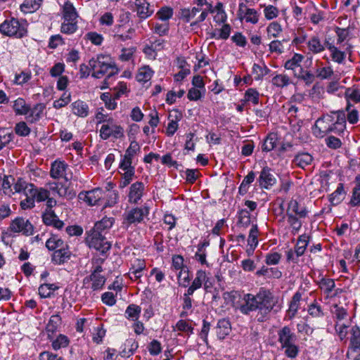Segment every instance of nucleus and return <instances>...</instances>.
<instances>
[{"label":"nucleus","mask_w":360,"mask_h":360,"mask_svg":"<svg viewBox=\"0 0 360 360\" xmlns=\"http://www.w3.org/2000/svg\"><path fill=\"white\" fill-rule=\"evenodd\" d=\"M243 301V303L239 307L240 311L248 315L251 311L258 310L255 319L260 323L269 319V314L276 304L273 294L264 288H260L256 295L245 294Z\"/></svg>","instance_id":"obj_1"},{"label":"nucleus","mask_w":360,"mask_h":360,"mask_svg":"<svg viewBox=\"0 0 360 360\" xmlns=\"http://www.w3.org/2000/svg\"><path fill=\"white\" fill-rule=\"evenodd\" d=\"M89 65L92 71L91 76L93 77L101 79L105 75L103 84L100 87L101 89L108 88L111 79L119 72V69L108 56L98 55L96 58H92L89 60Z\"/></svg>","instance_id":"obj_2"},{"label":"nucleus","mask_w":360,"mask_h":360,"mask_svg":"<svg viewBox=\"0 0 360 360\" xmlns=\"http://www.w3.org/2000/svg\"><path fill=\"white\" fill-rule=\"evenodd\" d=\"M278 342L281 348L284 349L285 354L290 359L295 358L299 353L296 345L297 335L288 326H285L277 331Z\"/></svg>","instance_id":"obj_3"},{"label":"nucleus","mask_w":360,"mask_h":360,"mask_svg":"<svg viewBox=\"0 0 360 360\" xmlns=\"http://www.w3.org/2000/svg\"><path fill=\"white\" fill-rule=\"evenodd\" d=\"M0 32L9 37L21 39L27 35V22L15 18L6 19L0 25Z\"/></svg>","instance_id":"obj_4"},{"label":"nucleus","mask_w":360,"mask_h":360,"mask_svg":"<svg viewBox=\"0 0 360 360\" xmlns=\"http://www.w3.org/2000/svg\"><path fill=\"white\" fill-rule=\"evenodd\" d=\"M86 242L90 248H94L97 251L103 254L108 251L110 248V244L102 233L96 230L91 231L86 238Z\"/></svg>","instance_id":"obj_5"},{"label":"nucleus","mask_w":360,"mask_h":360,"mask_svg":"<svg viewBox=\"0 0 360 360\" xmlns=\"http://www.w3.org/2000/svg\"><path fill=\"white\" fill-rule=\"evenodd\" d=\"M100 136L103 140H107L111 136L115 139H120L124 136V129L110 118L106 121V123L101 126Z\"/></svg>","instance_id":"obj_6"},{"label":"nucleus","mask_w":360,"mask_h":360,"mask_svg":"<svg viewBox=\"0 0 360 360\" xmlns=\"http://www.w3.org/2000/svg\"><path fill=\"white\" fill-rule=\"evenodd\" d=\"M105 192L100 188H96L89 191H82L78 195L79 200L86 202L89 206H94L104 198Z\"/></svg>","instance_id":"obj_7"},{"label":"nucleus","mask_w":360,"mask_h":360,"mask_svg":"<svg viewBox=\"0 0 360 360\" xmlns=\"http://www.w3.org/2000/svg\"><path fill=\"white\" fill-rule=\"evenodd\" d=\"M237 17L240 22L245 20L248 23L255 25L259 21V14L255 9L249 8L244 3H240L238 5Z\"/></svg>","instance_id":"obj_8"},{"label":"nucleus","mask_w":360,"mask_h":360,"mask_svg":"<svg viewBox=\"0 0 360 360\" xmlns=\"http://www.w3.org/2000/svg\"><path fill=\"white\" fill-rule=\"evenodd\" d=\"M149 210L147 207H136L127 211L123 215L124 221L128 224L141 222L147 217Z\"/></svg>","instance_id":"obj_9"},{"label":"nucleus","mask_w":360,"mask_h":360,"mask_svg":"<svg viewBox=\"0 0 360 360\" xmlns=\"http://www.w3.org/2000/svg\"><path fill=\"white\" fill-rule=\"evenodd\" d=\"M10 230L14 233L22 232L26 236H30L33 233V226L22 217H17L12 221L10 225Z\"/></svg>","instance_id":"obj_10"},{"label":"nucleus","mask_w":360,"mask_h":360,"mask_svg":"<svg viewBox=\"0 0 360 360\" xmlns=\"http://www.w3.org/2000/svg\"><path fill=\"white\" fill-rule=\"evenodd\" d=\"M331 124V115H323L315 122L313 132L316 136H323L330 133L331 128L330 127Z\"/></svg>","instance_id":"obj_11"},{"label":"nucleus","mask_w":360,"mask_h":360,"mask_svg":"<svg viewBox=\"0 0 360 360\" xmlns=\"http://www.w3.org/2000/svg\"><path fill=\"white\" fill-rule=\"evenodd\" d=\"M350 343L346 354V357L349 359L354 352L360 349V328L354 326L350 331Z\"/></svg>","instance_id":"obj_12"},{"label":"nucleus","mask_w":360,"mask_h":360,"mask_svg":"<svg viewBox=\"0 0 360 360\" xmlns=\"http://www.w3.org/2000/svg\"><path fill=\"white\" fill-rule=\"evenodd\" d=\"M257 182L262 188L269 189L276 184V179L271 173V169L265 167L260 172Z\"/></svg>","instance_id":"obj_13"},{"label":"nucleus","mask_w":360,"mask_h":360,"mask_svg":"<svg viewBox=\"0 0 360 360\" xmlns=\"http://www.w3.org/2000/svg\"><path fill=\"white\" fill-rule=\"evenodd\" d=\"M145 190V186L141 181H136L129 187L128 201L130 203L137 204L141 199Z\"/></svg>","instance_id":"obj_14"},{"label":"nucleus","mask_w":360,"mask_h":360,"mask_svg":"<svg viewBox=\"0 0 360 360\" xmlns=\"http://www.w3.org/2000/svg\"><path fill=\"white\" fill-rule=\"evenodd\" d=\"M42 221L46 226H51L57 229H60L64 226V222L60 220L55 212L50 209H46L43 213Z\"/></svg>","instance_id":"obj_15"},{"label":"nucleus","mask_w":360,"mask_h":360,"mask_svg":"<svg viewBox=\"0 0 360 360\" xmlns=\"http://www.w3.org/2000/svg\"><path fill=\"white\" fill-rule=\"evenodd\" d=\"M292 214L300 217H307L308 211L304 206H301L297 200L292 199L288 205L286 214Z\"/></svg>","instance_id":"obj_16"},{"label":"nucleus","mask_w":360,"mask_h":360,"mask_svg":"<svg viewBox=\"0 0 360 360\" xmlns=\"http://www.w3.org/2000/svg\"><path fill=\"white\" fill-rule=\"evenodd\" d=\"M231 331V322L229 319L219 320L215 328L216 334L219 340H224Z\"/></svg>","instance_id":"obj_17"},{"label":"nucleus","mask_w":360,"mask_h":360,"mask_svg":"<svg viewBox=\"0 0 360 360\" xmlns=\"http://www.w3.org/2000/svg\"><path fill=\"white\" fill-rule=\"evenodd\" d=\"M68 165L63 161H54L51 164L50 176L55 179L65 177Z\"/></svg>","instance_id":"obj_18"},{"label":"nucleus","mask_w":360,"mask_h":360,"mask_svg":"<svg viewBox=\"0 0 360 360\" xmlns=\"http://www.w3.org/2000/svg\"><path fill=\"white\" fill-rule=\"evenodd\" d=\"M70 107L72 113L78 117H86L89 115V105L83 101L77 100L73 102Z\"/></svg>","instance_id":"obj_19"},{"label":"nucleus","mask_w":360,"mask_h":360,"mask_svg":"<svg viewBox=\"0 0 360 360\" xmlns=\"http://www.w3.org/2000/svg\"><path fill=\"white\" fill-rule=\"evenodd\" d=\"M71 252L68 247L55 250L52 256V261L56 264H62L70 259Z\"/></svg>","instance_id":"obj_20"},{"label":"nucleus","mask_w":360,"mask_h":360,"mask_svg":"<svg viewBox=\"0 0 360 360\" xmlns=\"http://www.w3.org/2000/svg\"><path fill=\"white\" fill-rule=\"evenodd\" d=\"M63 17L65 21H77L79 15L72 3L67 1L63 6Z\"/></svg>","instance_id":"obj_21"},{"label":"nucleus","mask_w":360,"mask_h":360,"mask_svg":"<svg viewBox=\"0 0 360 360\" xmlns=\"http://www.w3.org/2000/svg\"><path fill=\"white\" fill-rule=\"evenodd\" d=\"M301 299L302 293L299 291L296 292L292 296V300L289 304L288 310L287 311V315L289 319H292L295 316L300 306Z\"/></svg>","instance_id":"obj_22"},{"label":"nucleus","mask_w":360,"mask_h":360,"mask_svg":"<svg viewBox=\"0 0 360 360\" xmlns=\"http://www.w3.org/2000/svg\"><path fill=\"white\" fill-rule=\"evenodd\" d=\"M105 281L106 279L103 276L91 274L90 276L84 278V284L91 281L92 283L91 288L93 290L95 291L102 289L105 283Z\"/></svg>","instance_id":"obj_23"},{"label":"nucleus","mask_w":360,"mask_h":360,"mask_svg":"<svg viewBox=\"0 0 360 360\" xmlns=\"http://www.w3.org/2000/svg\"><path fill=\"white\" fill-rule=\"evenodd\" d=\"M309 236L303 234L298 237L296 245L295 246V253L296 257H300L302 256L307 249V247L309 244Z\"/></svg>","instance_id":"obj_24"},{"label":"nucleus","mask_w":360,"mask_h":360,"mask_svg":"<svg viewBox=\"0 0 360 360\" xmlns=\"http://www.w3.org/2000/svg\"><path fill=\"white\" fill-rule=\"evenodd\" d=\"M206 280H207V277L205 271L202 270L198 271L191 285L187 290L188 294L193 293L196 290L200 288Z\"/></svg>","instance_id":"obj_25"},{"label":"nucleus","mask_w":360,"mask_h":360,"mask_svg":"<svg viewBox=\"0 0 360 360\" xmlns=\"http://www.w3.org/2000/svg\"><path fill=\"white\" fill-rule=\"evenodd\" d=\"M136 3V11L137 15L140 18L146 19L148 17L150 16L153 13V9H152L150 6L148 2L145 0L141 1H138Z\"/></svg>","instance_id":"obj_26"},{"label":"nucleus","mask_w":360,"mask_h":360,"mask_svg":"<svg viewBox=\"0 0 360 360\" xmlns=\"http://www.w3.org/2000/svg\"><path fill=\"white\" fill-rule=\"evenodd\" d=\"M326 47L330 52V56L333 61L341 64L344 62L346 58V53L345 51H340L334 45L326 42Z\"/></svg>","instance_id":"obj_27"},{"label":"nucleus","mask_w":360,"mask_h":360,"mask_svg":"<svg viewBox=\"0 0 360 360\" xmlns=\"http://www.w3.org/2000/svg\"><path fill=\"white\" fill-rule=\"evenodd\" d=\"M313 161V157L308 153H300L296 155L293 159V163L304 169Z\"/></svg>","instance_id":"obj_28"},{"label":"nucleus","mask_w":360,"mask_h":360,"mask_svg":"<svg viewBox=\"0 0 360 360\" xmlns=\"http://www.w3.org/2000/svg\"><path fill=\"white\" fill-rule=\"evenodd\" d=\"M286 217L287 221L291 229L292 233L296 234L299 232L302 226L301 219H304V217H300L299 216H296L292 214H286Z\"/></svg>","instance_id":"obj_29"},{"label":"nucleus","mask_w":360,"mask_h":360,"mask_svg":"<svg viewBox=\"0 0 360 360\" xmlns=\"http://www.w3.org/2000/svg\"><path fill=\"white\" fill-rule=\"evenodd\" d=\"M42 0H25L20 6V10L25 13H31L39 8Z\"/></svg>","instance_id":"obj_30"},{"label":"nucleus","mask_w":360,"mask_h":360,"mask_svg":"<svg viewBox=\"0 0 360 360\" xmlns=\"http://www.w3.org/2000/svg\"><path fill=\"white\" fill-rule=\"evenodd\" d=\"M309 51L314 54L321 53L325 50V46L321 44L320 39L316 37H312L307 43Z\"/></svg>","instance_id":"obj_31"},{"label":"nucleus","mask_w":360,"mask_h":360,"mask_svg":"<svg viewBox=\"0 0 360 360\" xmlns=\"http://www.w3.org/2000/svg\"><path fill=\"white\" fill-rule=\"evenodd\" d=\"M200 11V9L198 7H193L191 9L181 8L179 12V18L184 22H188L195 18Z\"/></svg>","instance_id":"obj_32"},{"label":"nucleus","mask_w":360,"mask_h":360,"mask_svg":"<svg viewBox=\"0 0 360 360\" xmlns=\"http://www.w3.org/2000/svg\"><path fill=\"white\" fill-rule=\"evenodd\" d=\"M50 191L57 193L60 197H65L70 195L71 192L68 187L62 183L53 182L49 184Z\"/></svg>","instance_id":"obj_33"},{"label":"nucleus","mask_w":360,"mask_h":360,"mask_svg":"<svg viewBox=\"0 0 360 360\" xmlns=\"http://www.w3.org/2000/svg\"><path fill=\"white\" fill-rule=\"evenodd\" d=\"M304 59V56L300 53H295L293 56L285 61L284 64V68L286 70H293L295 72V68L301 67V63Z\"/></svg>","instance_id":"obj_34"},{"label":"nucleus","mask_w":360,"mask_h":360,"mask_svg":"<svg viewBox=\"0 0 360 360\" xmlns=\"http://www.w3.org/2000/svg\"><path fill=\"white\" fill-rule=\"evenodd\" d=\"M278 141V136L275 133L269 134L264 139L262 146V151L269 152L271 151L276 146Z\"/></svg>","instance_id":"obj_35"},{"label":"nucleus","mask_w":360,"mask_h":360,"mask_svg":"<svg viewBox=\"0 0 360 360\" xmlns=\"http://www.w3.org/2000/svg\"><path fill=\"white\" fill-rule=\"evenodd\" d=\"M271 83L274 86L282 89L288 86L291 83V79L287 75L277 74L272 78Z\"/></svg>","instance_id":"obj_36"},{"label":"nucleus","mask_w":360,"mask_h":360,"mask_svg":"<svg viewBox=\"0 0 360 360\" xmlns=\"http://www.w3.org/2000/svg\"><path fill=\"white\" fill-rule=\"evenodd\" d=\"M13 110L16 115H27L30 110V107L26 104L25 101L22 98H18L14 101Z\"/></svg>","instance_id":"obj_37"},{"label":"nucleus","mask_w":360,"mask_h":360,"mask_svg":"<svg viewBox=\"0 0 360 360\" xmlns=\"http://www.w3.org/2000/svg\"><path fill=\"white\" fill-rule=\"evenodd\" d=\"M68 245L67 243H65L63 240L56 236H53L46 243V246L49 250H56L63 248H68Z\"/></svg>","instance_id":"obj_38"},{"label":"nucleus","mask_w":360,"mask_h":360,"mask_svg":"<svg viewBox=\"0 0 360 360\" xmlns=\"http://www.w3.org/2000/svg\"><path fill=\"white\" fill-rule=\"evenodd\" d=\"M58 288L59 287L54 283H44L39 288V295L43 298L49 297L53 295V292Z\"/></svg>","instance_id":"obj_39"},{"label":"nucleus","mask_w":360,"mask_h":360,"mask_svg":"<svg viewBox=\"0 0 360 360\" xmlns=\"http://www.w3.org/2000/svg\"><path fill=\"white\" fill-rule=\"evenodd\" d=\"M294 77L304 82L305 84L309 86L311 84L315 79V76L310 71L304 70L303 68H300V72L297 73L294 72Z\"/></svg>","instance_id":"obj_40"},{"label":"nucleus","mask_w":360,"mask_h":360,"mask_svg":"<svg viewBox=\"0 0 360 360\" xmlns=\"http://www.w3.org/2000/svg\"><path fill=\"white\" fill-rule=\"evenodd\" d=\"M345 195L343 184H339L336 190L330 195V201L333 205L339 204Z\"/></svg>","instance_id":"obj_41"},{"label":"nucleus","mask_w":360,"mask_h":360,"mask_svg":"<svg viewBox=\"0 0 360 360\" xmlns=\"http://www.w3.org/2000/svg\"><path fill=\"white\" fill-rule=\"evenodd\" d=\"M153 74V71L149 66H143L139 70L136 79L139 82H146L149 81Z\"/></svg>","instance_id":"obj_42"},{"label":"nucleus","mask_w":360,"mask_h":360,"mask_svg":"<svg viewBox=\"0 0 360 360\" xmlns=\"http://www.w3.org/2000/svg\"><path fill=\"white\" fill-rule=\"evenodd\" d=\"M346 112H347V120L349 124H354L359 121V112L356 109L353 108V105L351 103H347L345 108Z\"/></svg>","instance_id":"obj_43"},{"label":"nucleus","mask_w":360,"mask_h":360,"mask_svg":"<svg viewBox=\"0 0 360 360\" xmlns=\"http://www.w3.org/2000/svg\"><path fill=\"white\" fill-rule=\"evenodd\" d=\"M335 281L332 278H323L319 282V287L324 291L327 296L331 295V292L335 288Z\"/></svg>","instance_id":"obj_44"},{"label":"nucleus","mask_w":360,"mask_h":360,"mask_svg":"<svg viewBox=\"0 0 360 360\" xmlns=\"http://www.w3.org/2000/svg\"><path fill=\"white\" fill-rule=\"evenodd\" d=\"M347 103L353 101L354 103H360V90L354 88H347L345 93Z\"/></svg>","instance_id":"obj_45"},{"label":"nucleus","mask_w":360,"mask_h":360,"mask_svg":"<svg viewBox=\"0 0 360 360\" xmlns=\"http://www.w3.org/2000/svg\"><path fill=\"white\" fill-rule=\"evenodd\" d=\"M146 268V264L143 262L139 261L137 267L134 266L130 269L128 273L129 277L132 281H137L142 276V271Z\"/></svg>","instance_id":"obj_46"},{"label":"nucleus","mask_w":360,"mask_h":360,"mask_svg":"<svg viewBox=\"0 0 360 360\" xmlns=\"http://www.w3.org/2000/svg\"><path fill=\"white\" fill-rule=\"evenodd\" d=\"M114 221V219L112 217H104L100 221L95 224L92 231L97 230L101 233L102 231L110 229L112 226Z\"/></svg>","instance_id":"obj_47"},{"label":"nucleus","mask_w":360,"mask_h":360,"mask_svg":"<svg viewBox=\"0 0 360 360\" xmlns=\"http://www.w3.org/2000/svg\"><path fill=\"white\" fill-rule=\"evenodd\" d=\"M61 323V318L58 315H53L51 316L49 323L46 326V331L48 333H51L52 334L54 333L59 326ZM49 336H50V334H49Z\"/></svg>","instance_id":"obj_48"},{"label":"nucleus","mask_w":360,"mask_h":360,"mask_svg":"<svg viewBox=\"0 0 360 360\" xmlns=\"http://www.w3.org/2000/svg\"><path fill=\"white\" fill-rule=\"evenodd\" d=\"M244 100L247 102H251L254 105H257L259 100V93L255 89L250 88L245 93Z\"/></svg>","instance_id":"obj_49"},{"label":"nucleus","mask_w":360,"mask_h":360,"mask_svg":"<svg viewBox=\"0 0 360 360\" xmlns=\"http://www.w3.org/2000/svg\"><path fill=\"white\" fill-rule=\"evenodd\" d=\"M259 230L257 224H253L250 230L248 245L257 247L258 245Z\"/></svg>","instance_id":"obj_50"},{"label":"nucleus","mask_w":360,"mask_h":360,"mask_svg":"<svg viewBox=\"0 0 360 360\" xmlns=\"http://www.w3.org/2000/svg\"><path fill=\"white\" fill-rule=\"evenodd\" d=\"M208 245L209 243L207 241L201 243L198 245V252L195 255V258L202 264H207L206 253L205 252L204 248Z\"/></svg>","instance_id":"obj_51"},{"label":"nucleus","mask_w":360,"mask_h":360,"mask_svg":"<svg viewBox=\"0 0 360 360\" xmlns=\"http://www.w3.org/2000/svg\"><path fill=\"white\" fill-rule=\"evenodd\" d=\"M282 30L283 29L281 24L276 21L271 22L266 28L268 36L274 38L278 37L281 33Z\"/></svg>","instance_id":"obj_52"},{"label":"nucleus","mask_w":360,"mask_h":360,"mask_svg":"<svg viewBox=\"0 0 360 360\" xmlns=\"http://www.w3.org/2000/svg\"><path fill=\"white\" fill-rule=\"evenodd\" d=\"M333 313L335 319H336V322L339 323H344L343 321H345L348 316L347 309L342 307L338 306V304L334 305V311Z\"/></svg>","instance_id":"obj_53"},{"label":"nucleus","mask_w":360,"mask_h":360,"mask_svg":"<svg viewBox=\"0 0 360 360\" xmlns=\"http://www.w3.org/2000/svg\"><path fill=\"white\" fill-rule=\"evenodd\" d=\"M14 131L20 136H27L31 132V129L25 122L21 121L15 124Z\"/></svg>","instance_id":"obj_54"},{"label":"nucleus","mask_w":360,"mask_h":360,"mask_svg":"<svg viewBox=\"0 0 360 360\" xmlns=\"http://www.w3.org/2000/svg\"><path fill=\"white\" fill-rule=\"evenodd\" d=\"M69 339L64 335H59L56 340L52 341V347L55 350L66 347L69 345Z\"/></svg>","instance_id":"obj_55"},{"label":"nucleus","mask_w":360,"mask_h":360,"mask_svg":"<svg viewBox=\"0 0 360 360\" xmlns=\"http://www.w3.org/2000/svg\"><path fill=\"white\" fill-rule=\"evenodd\" d=\"M77 30V21H65L62 23L60 31L62 33L70 34L76 32Z\"/></svg>","instance_id":"obj_56"},{"label":"nucleus","mask_w":360,"mask_h":360,"mask_svg":"<svg viewBox=\"0 0 360 360\" xmlns=\"http://www.w3.org/2000/svg\"><path fill=\"white\" fill-rule=\"evenodd\" d=\"M349 322L347 321L344 323L336 322L335 326V329L336 333L338 335L340 339L343 340L346 338L347 335V328L349 327Z\"/></svg>","instance_id":"obj_57"},{"label":"nucleus","mask_w":360,"mask_h":360,"mask_svg":"<svg viewBox=\"0 0 360 360\" xmlns=\"http://www.w3.org/2000/svg\"><path fill=\"white\" fill-rule=\"evenodd\" d=\"M250 224V212L245 210H242L238 213V225L243 227H248Z\"/></svg>","instance_id":"obj_58"},{"label":"nucleus","mask_w":360,"mask_h":360,"mask_svg":"<svg viewBox=\"0 0 360 360\" xmlns=\"http://www.w3.org/2000/svg\"><path fill=\"white\" fill-rule=\"evenodd\" d=\"M71 101V95L70 93L64 92L60 98L53 102V108L60 109L66 106Z\"/></svg>","instance_id":"obj_59"},{"label":"nucleus","mask_w":360,"mask_h":360,"mask_svg":"<svg viewBox=\"0 0 360 360\" xmlns=\"http://www.w3.org/2000/svg\"><path fill=\"white\" fill-rule=\"evenodd\" d=\"M333 71L330 67L319 68L316 70V76L320 79H327L331 77Z\"/></svg>","instance_id":"obj_60"},{"label":"nucleus","mask_w":360,"mask_h":360,"mask_svg":"<svg viewBox=\"0 0 360 360\" xmlns=\"http://www.w3.org/2000/svg\"><path fill=\"white\" fill-rule=\"evenodd\" d=\"M13 137L14 135L11 132H6L4 129H0V150L7 146Z\"/></svg>","instance_id":"obj_61"},{"label":"nucleus","mask_w":360,"mask_h":360,"mask_svg":"<svg viewBox=\"0 0 360 360\" xmlns=\"http://www.w3.org/2000/svg\"><path fill=\"white\" fill-rule=\"evenodd\" d=\"M333 115H335V122L339 128H341L344 131L346 129V115L343 110H338L335 112H332Z\"/></svg>","instance_id":"obj_62"},{"label":"nucleus","mask_w":360,"mask_h":360,"mask_svg":"<svg viewBox=\"0 0 360 360\" xmlns=\"http://www.w3.org/2000/svg\"><path fill=\"white\" fill-rule=\"evenodd\" d=\"M44 109V105L42 103H38L35 105L33 108L30 109V117H32V122L37 121L41 117Z\"/></svg>","instance_id":"obj_63"},{"label":"nucleus","mask_w":360,"mask_h":360,"mask_svg":"<svg viewBox=\"0 0 360 360\" xmlns=\"http://www.w3.org/2000/svg\"><path fill=\"white\" fill-rule=\"evenodd\" d=\"M141 313V307L136 304H130L127 307L125 314L128 318L137 319Z\"/></svg>","instance_id":"obj_64"}]
</instances>
